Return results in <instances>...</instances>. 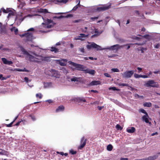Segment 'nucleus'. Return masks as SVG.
Wrapping results in <instances>:
<instances>
[{
    "label": "nucleus",
    "mask_w": 160,
    "mask_h": 160,
    "mask_svg": "<svg viewBox=\"0 0 160 160\" xmlns=\"http://www.w3.org/2000/svg\"><path fill=\"white\" fill-rule=\"evenodd\" d=\"M69 63L71 65L75 68H72L73 70L76 69L78 70L84 71L85 73H88L92 75L95 74V71L94 70L89 69H85L86 68V67H84L82 65L76 63L71 61H69Z\"/></svg>",
    "instance_id": "1"
},
{
    "label": "nucleus",
    "mask_w": 160,
    "mask_h": 160,
    "mask_svg": "<svg viewBox=\"0 0 160 160\" xmlns=\"http://www.w3.org/2000/svg\"><path fill=\"white\" fill-rule=\"evenodd\" d=\"M21 50L23 52V54L26 55L27 56L26 57V58L27 60L31 62H39L36 59H37L32 55H30L28 52L25 50V49L22 47H21Z\"/></svg>",
    "instance_id": "2"
},
{
    "label": "nucleus",
    "mask_w": 160,
    "mask_h": 160,
    "mask_svg": "<svg viewBox=\"0 0 160 160\" xmlns=\"http://www.w3.org/2000/svg\"><path fill=\"white\" fill-rule=\"evenodd\" d=\"M45 72L47 75L57 78H59L60 76L58 71L53 69H51L50 70H46Z\"/></svg>",
    "instance_id": "3"
},
{
    "label": "nucleus",
    "mask_w": 160,
    "mask_h": 160,
    "mask_svg": "<svg viewBox=\"0 0 160 160\" xmlns=\"http://www.w3.org/2000/svg\"><path fill=\"white\" fill-rule=\"evenodd\" d=\"M88 44L86 46V48L88 50L95 49L97 50H99L100 46L94 42H88Z\"/></svg>",
    "instance_id": "4"
},
{
    "label": "nucleus",
    "mask_w": 160,
    "mask_h": 160,
    "mask_svg": "<svg viewBox=\"0 0 160 160\" xmlns=\"http://www.w3.org/2000/svg\"><path fill=\"white\" fill-rule=\"evenodd\" d=\"M145 85L147 87H152L158 88L159 85L157 82H155L153 80H150L147 82Z\"/></svg>",
    "instance_id": "5"
},
{
    "label": "nucleus",
    "mask_w": 160,
    "mask_h": 160,
    "mask_svg": "<svg viewBox=\"0 0 160 160\" xmlns=\"http://www.w3.org/2000/svg\"><path fill=\"white\" fill-rule=\"evenodd\" d=\"M43 20H44V22L42 23V24H45L46 25V27L48 28H50L52 27L53 26V24H50L51 23L52 24L53 23V21L49 19H44V18H43Z\"/></svg>",
    "instance_id": "6"
},
{
    "label": "nucleus",
    "mask_w": 160,
    "mask_h": 160,
    "mask_svg": "<svg viewBox=\"0 0 160 160\" xmlns=\"http://www.w3.org/2000/svg\"><path fill=\"white\" fill-rule=\"evenodd\" d=\"M134 73L133 70L126 71L123 73H122V75L123 78H129L132 77Z\"/></svg>",
    "instance_id": "7"
},
{
    "label": "nucleus",
    "mask_w": 160,
    "mask_h": 160,
    "mask_svg": "<svg viewBox=\"0 0 160 160\" xmlns=\"http://www.w3.org/2000/svg\"><path fill=\"white\" fill-rule=\"evenodd\" d=\"M87 140V139H85L84 137H83L82 138L80 141V145L79 148L80 149H81L85 146L86 144Z\"/></svg>",
    "instance_id": "8"
},
{
    "label": "nucleus",
    "mask_w": 160,
    "mask_h": 160,
    "mask_svg": "<svg viewBox=\"0 0 160 160\" xmlns=\"http://www.w3.org/2000/svg\"><path fill=\"white\" fill-rule=\"evenodd\" d=\"M26 38L28 41H31L32 39V32H28L26 33Z\"/></svg>",
    "instance_id": "9"
},
{
    "label": "nucleus",
    "mask_w": 160,
    "mask_h": 160,
    "mask_svg": "<svg viewBox=\"0 0 160 160\" xmlns=\"http://www.w3.org/2000/svg\"><path fill=\"white\" fill-rule=\"evenodd\" d=\"M121 48H122V46H120L119 44H116L111 46L109 49L112 50H117Z\"/></svg>",
    "instance_id": "10"
},
{
    "label": "nucleus",
    "mask_w": 160,
    "mask_h": 160,
    "mask_svg": "<svg viewBox=\"0 0 160 160\" xmlns=\"http://www.w3.org/2000/svg\"><path fill=\"white\" fill-rule=\"evenodd\" d=\"M101 11H105L110 8L111 7L110 5H101Z\"/></svg>",
    "instance_id": "11"
},
{
    "label": "nucleus",
    "mask_w": 160,
    "mask_h": 160,
    "mask_svg": "<svg viewBox=\"0 0 160 160\" xmlns=\"http://www.w3.org/2000/svg\"><path fill=\"white\" fill-rule=\"evenodd\" d=\"M158 156V155H154L153 156H149L148 158L142 159V160H154L157 159Z\"/></svg>",
    "instance_id": "12"
},
{
    "label": "nucleus",
    "mask_w": 160,
    "mask_h": 160,
    "mask_svg": "<svg viewBox=\"0 0 160 160\" xmlns=\"http://www.w3.org/2000/svg\"><path fill=\"white\" fill-rule=\"evenodd\" d=\"M99 84H100V81H93L88 84V86H92Z\"/></svg>",
    "instance_id": "13"
},
{
    "label": "nucleus",
    "mask_w": 160,
    "mask_h": 160,
    "mask_svg": "<svg viewBox=\"0 0 160 160\" xmlns=\"http://www.w3.org/2000/svg\"><path fill=\"white\" fill-rule=\"evenodd\" d=\"M135 131V128L134 127L128 128L127 129V131L130 133H133Z\"/></svg>",
    "instance_id": "14"
},
{
    "label": "nucleus",
    "mask_w": 160,
    "mask_h": 160,
    "mask_svg": "<svg viewBox=\"0 0 160 160\" xmlns=\"http://www.w3.org/2000/svg\"><path fill=\"white\" fill-rule=\"evenodd\" d=\"M25 17L26 16L24 17L23 18H22L21 17V16H17L15 20H18V22H19L20 24L21 22L24 20Z\"/></svg>",
    "instance_id": "15"
},
{
    "label": "nucleus",
    "mask_w": 160,
    "mask_h": 160,
    "mask_svg": "<svg viewBox=\"0 0 160 160\" xmlns=\"http://www.w3.org/2000/svg\"><path fill=\"white\" fill-rule=\"evenodd\" d=\"M38 12L40 13H49L48 11V10L46 9L40 8L38 10Z\"/></svg>",
    "instance_id": "16"
},
{
    "label": "nucleus",
    "mask_w": 160,
    "mask_h": 160,
    "mask_svg": "<svg viewBox=\"0 0 160 160\" xmlns=\"http://www.w3.org/2000/svg\"><path fill=\"white\" fill-rule=\"evenodd\" d=\"M148 116H147L146 115H144L142 117V120L144 121L147 123L149 122V120L148 118Z\"/></svg>",
    "instance_id": "17"
},
{
    "label": "nucleus",
    "mask_w": 160,
    "mask_h": 160,
    "mask_svg": "<svg viewBox=\"0 0 160 160\" xmlns=\"http://www.w3.org/2000/svg\"><path fill=\"white\" fill-rule=\"evenodd\" d=\"M64 107L63 105L60 106L56 109V112H58L59 111H62L64 110Z\"/></svg>",
    "instance_id": "18"
},
{
    "label": "nucleus",
    "mask_w": 160,
    "mask_h": 160,
    "mask_svg": "<svg viewBox=\"0 0 160 160\" xmlns=\"http://www.w3.org/2000/svg\"><path fill=\"white\" fill-rule=\"evenodd\" d=\"M76 100L79 102H86V100L83 98H76Z\"/></svg>",
    "instance_id": "19"
},
{
    "label": "nucleus",
    "mask_w": 160,
    "mask_h": 160,
    "mask_svg": "<svg viewBox=\"0 0 160 160\" xmlns=\"http://www.w3.org/2000/svg\"><path fill=\"white\" fill-rule=\"evenodd\" d=\"M52 52H54L55 53H57L59 51V49L55 47H52L51 49Z\"/></svg>",
    "instance_id": "20"
},
{
    "label": "nucleus",
    "mask_w": 160,
    "mask_h": 160,
    "mask_svg": "<svg viewBox=\"0 0 160 160\" xmlns=\"http://www.w3.org/2000/svg\"><path fill=\"white\" fill-rule=\"evenodd\" d=\"M88 35H85L84 34L81 33L80 34V35L78 36V38H80V40H81V38H85L88 37Z\"/></svg>",
    "instance_id": "21"
},
{
    "label": "nucleus",
    "mask_w": 160,
    "mask_h": 160,
    "mask_svg": "<svg viewBox=\"0 0 160 160\" xmlns=\"http://www.w3.org/2000/svg\"><path fill=\"white\" fill-rule=\"evenodd\" d=\"M11 31L12 32L14 31L15 34H17V33L18 32V29L16 28L15 27H12V28L11 29Z\"/></svg>",
    "instance_id": "22"
},
{
    "label": "nucleus",
    "mask_w": 160,
    "mask_h": 160,
    "mask_svg": "<svg viewBox=\"0 0 160 160\" xmlns=\"http://www.w3.org/2000/svg\"><path fill=\"white\" fill-rule=\"evenodd\" d=\"M143 106L144 107H150L152 106V103L150 102H146L143 104Z\"/></svg>",
    "instance_id": "23"
},
{
    "label": "nucleus",
    "mask_w": 160,
    "mask_h": 160,
    "mask_svg": "<svg viewBox=\"0 0 160 160\" xmlns=\"http://www.w3.org/2000/svg\"><path fill=\"white\" fill-rule=\"evenodd\" d=\"M113 148V146L111 144H109L107 146V150L108 151H111L112 150Z\"/></svg>",
    "instance_id": "24"
},
{
    "label": "nucleus",
    "mask_w": 160,
    "mask_h": 160,
    "mask_svg": "<svg viewBox=\"0 0 160 160\" xmlns=\"http://www.w3.org/2000/svg\"><path fill=\"white\" fill-rule=\"evenodd\" d=\"M1 10L4 13H8L10 12L9 8H7V9L6 10L4 8H2L1 9Z\"/></svg>",
    "instance_id": "25"
},
{
    "label": "nucleus",
    "mask_w": 160,
    "mask_h": 160,
    "mask_svg": "<svg viewBox=\"0 0 160 160\" xmlns=\"http://www.w3.org/2000/svg\"><path fill=\"white\" fill-rule=\"evenodd\" d=\"M93 10V12L96 11H100V7H94L92 9Z\"/></svg>",
    "instance_id": "26"
},
{
    "label": "nucleus",
    "mask_w": 160,
    "mask_h": 160,
    "mask_svg": "<svg viewBox=\"0 0 160 160\" xmlns=\"http://www.w3.org/2000/svg\"><path fill=\"white\" fill-rule=\"evenodd\" d=\"M69 0H57L56 1L58 2L63 3H66Z\"/></svg>",
    "instance_id": "27"
},
{
    "label": "nucleus",
    "mask_w": 160,
    "mask_h": 160,
    "mask_svg": "<svg viewBox=\"0 0 160 160\" xmlns=\"http://www.w3.org/2000/svg\"><path fill=\"white\" fill-rule=\"evenodd\" d=\"M139 111L140 112L144 113L145 114V115H146L148 116V113L146 112V111L143 109L141 108L139 109Z\"/></svg>",
    "instance_id": "28"
},
{
    "label": "nucleus",
    "mask_w": 160,
    "mask_h": 160,
    "mask_svg": "<svg viewBox=\"0 0 160 160\" xmlns=\"http://www.w3.org/2000/svg\"><path fill=\"white\" fill-rule=\"evenodd\" d=\"M50 58L49 57H43L42 60L43 61H49Z\"/></svg>",
    "instance_id": "29"
},
{
    "label": "nucleus",
    "mask_w": 160,
    "mask_h": 160,
    "mask_svg": "<svg viewBox=\"0 0 160 160\" xmlns=\"http://www.w3.org/2000/svg\"><path fill=\"white\" fill-rule=\"evenodd\" d=\"M118 85L120 87H124V86H127L128 87L129 86V85L127 83H119L118 84Z\"/></svg>",
    "instance_id": "30"
},
{
    "label": "nucleus",
    "mask_w": 160,
    "mask_h": 160,
    "mask_svg": "<svg viewBox=\"0 0 160 160\" xmlns=\"http://www.w3.org/2000/svg\"><path fill=\"white\" fill-rule=\"evenodd\" d=\"M8 78H9V77H3L2 74H0V79H1L2 80H6Z\"/></svg>",
    "instance_id": "31"
},
{
    "label": "nucleus",
    "mask_w": 160,
    "mask_h": 160,
    "mask_svg": "<svg viewBox=\"0 0 160 160\" xmlns=\"http://www.w3.org/2000/svg\"><path fill=\"white\" fill-rule=\"evenodd\" d=\"M116 128L118 130H121L122 129V128L118 124L116 125Z\"/></svg>",
    "instance_id": "32"
},
{
    "label": "nucleus",
    "mask_w": 160,
    "mask_h": 160,
    "mask_svg": "<svg viewBox=\"0 0 160 160\" xmlns=\"http://www.w3.org/2000/svg\"><path fill=\"white\" fill-rule=\"evenodd\" d=\"M36 96L37 98H38L39 99H41L42 97V94L40 93L36 94Z\"/></svg>",
    "instance_id": "33"
},
{
    "label": "nucleus",
    "mask_w": 160,
    "mask_h": 160,
    "mask_svg": "<svg viewBox=\"0 0 160 160\" xmlns=\"http://www.w3.org/2000/svg\"><path fill=\"white\" fill-rule=\"evenodd\" d=\"M134 77L136 78H141L142 75H139L136 73L134 74Z\"/></svg>",
    "instance_id": "34"
},
{
    "label": "nucleus",
    "mask_w": 160,
    "mask_h": 160,
    "mask_svg": "<svg viewBox=\"0 0 160 160\" xmlns=\"http://www.w3.org/2000/svg\"><path fill=\"white\" fill-rule=\"evenodd\" d=\"M71 81H72L74 82H78V78L76 77H74L71 79Z\"/></svg>",
    "instance_id": "35"
},
{
    "label": "nucleus",
    "mask_w": 160,
    "mask_h": 160,
    "mask_svg": "<svg viewBox=\"0 0 160 160\" xmlns=\"http://www.w3.org/2000/svg\"><path fill=\"white\" fill-rule=\"evenodd\" d=\"M111 70L112 71L114 72H119V70L117 68H112L111 69Z\"/></svg>",
    "instance_id": "36"
},
{
    "label": "nucleus",
    "mask_w": 160,
    "mask_h": 160,
    "mask_svg": "<svg viewBox=\"0 0 160 160\" xmlns=\"http://www.w3.org/2000/svg\"><path fill=\"white\" fill-rule=\"evenodd\" d=\"M2 61L3 62V63L5 64H6L8 60L4 58H2Z\"/></svg>",
    "instance_id": "37"
},
{
    "label": "nucleus",
    "mask_w": 160,
    "mask_h": 160,
    "mask_svg": "<svg viewBox=\"0 0 160 160\" xmlns=\"http://www.w3.org/2000/svg\"><path fill=\"white\" fill-rule=\"evenodd\" d=\"M109 90H114V91H115V90L118 91L119 90L118 89H117L116 88L114 87H110L109 88Z\"/></svg>",
    "instance_id": "38"
},
{
    "label": "nucleus",
    "mask_w": 160,
    "mask_h": 160,
    "mask_svg": "<svg viewBox=\"0 0 160 160\" xmlns=\"http://www.w3.org/2000/svg\"><path fill=\"white\" fill-rule=\"evenodd\" d=\"M9 12V13H8V17H10L11 16H13L14 15V13L13 12H12V11L10 12V11Z\"/></svg>",
    "instance_id": "39"
},
{
    "label": "nucleus",
    "mask_w": 160,
    "mask_h": 160,
    "mask_svg": "<svg viewBox=\"0 0 160 160\" xmlns=\"http://www.w3.org/2000/svg\"><path fill=\"white\" fill-rule=\"evenodd\" d=\"M79 50L80 52H82V53H84L85 52V50L83 48H79Z\"/></svg>",
    "instance_id": "40"
},
{
    "label": "nucleus",
    "mask_w": 160,
    "mask_h": 160,
    "mask_svg": "<svg viewBox=\"0 0 160 160\" xmlns=\"http://www.w3.org/2000/svg\"><path fill=\"white\" fill-rule=\"evenodd\" d=\"M13 122H12L9 124H6V126L7 127H12V125L13 124Z\"/></svg>",
    "instance_id": "41"
},
{
    "label": "nucleus",
    "mask_w": 160,
    "mask_h": 160,
    "mask_svg": "<svg viewBox=\"0 0 160 160\" xmlns=\"http://www.w3.org/2000/svg\"><path fill=\"white\" fill-rule=\"evenodd\" d=\"M73 16V15L72 14H68L65 16H64V18H68L69 17H72Z\"/></svg>",
    "instance_id": "42"
},
{
    "label": "nucleus",
    "mask_w": 160,
    "mask_h": 160,
    "mask_svg": "<svg viewBox=\"0 0 160 160\" xmlns=\"http://www.w3.org/2000/svg\"><path fill=\"white\" fill-rule=\"evenodd\" d=\"M147 50V48H144L143 47H141L140 48V50L141 51V52L142 53H144V50Z\"/></svg>",
    "instance_id": "43"
},
{
    "label": "nucleus",
    "mask_w": 160,
    "mask_h": 160,
    "mask_svg": "<svg viewBox=\"0 0 160 160\" xmlns=\"http://www.w3.org/2000/svg\"><path fill=\"white\" fill-rule=\"evenodd\" d=\"M29 117H30L32 119V120L33 121H35L36 120V118L35 117L34 115H29Z\"/></svg>",
    "instance_id": "44"
},
{
    "label": "nucleus",
    "mask_w": 160,
    "mask_h": 160,
    "mask_svg": "<svg viewBox=\"0 0 160 160\" xmlns=\"http://www.w3.org/2000/svg\"><path fill=\"white\" fill-rule=\"evenodd\" d=\"M99 17H92L90 19L92 20V21H95Z\"/></svg>",
    "instance_id": "45"
},
{
    "label": "nucleus",
    "mask_w": 160,
    "mask_h": 160,
    "mask_svg": "<svg viewBox=\"0 0 160 160\" xmlns=\"http://www.w3.org/2000/svg\"><path fill=\"white\" fill-rule=\"evenodd\" d=\"M129 44H125V45H123V46H122V47H124V46H128L127 47V50H128V49H129L130 48V46L129 45Z\"/></svg>",
    "instance_id": "46"
},
{
    "label": "nucleus",
    "mask_w": 160,
    "mask_h": 160,
    "mask_svg": "<svg viewBox=\"0 0 160 160\" xmlns=\"http://www.w3.org/2000/svg\"><path fill=\"white\" fill-rule=\"evenodd\" d=\"M70 152L72 155L75 154L77 153V152L76 151H74L73 150H71L70 151Z\"/></svg>",
    "instance_id": "47"
},
{
    "label": "nucleus",
    "mask_w": 160,
    "mask_h": 160,
    "mask_svg": "<svg viewBox=\"0 0 160 160\" xmlns=\"http://www.w3.org/2000/svg\"><path fill=\"white\" fill-rule=\"evenodd\" d=\"M12 63H13V62L12 61L8 60L6 64L11 65Z\"/></svg>",
    "instance_id": "48"
},
{
    "label": "nucleus",
    "mask_w": 160,
    "mask_h": 160,
    "mask_svg": "<svg viewBox=\"0 0 160 160\" xmlns=\"http://www.w3.org/2000/svg\"><path fill=\"white\" fill-rule=\"evenodd\" d=\"M160 47V43H158L154 46V48H159Z\"/></svg>",
    "instance_id": "49"
},
{
    "label": "nucleus",
    "mask_w": 160,
    "mask_h": 160,
    "mask_svg": "<svg viewBox=\"0 0 160 160\" xmlns=\"http://www.w3.org/2000/svg\"><path fill=\"white\" fill-rule=\"evenodd\" d=\"M64 18V16H62V15H61L59 17H54L55 18H58V19H60V18Z\"/></svg>",
    "instance_id": "50"
},
{
    "label": "nucleus",
    "mask_w": 160,
    "mask_h": 160,
    "mask_svg": "<svg viewBox=\"0 0 160 160\" xmlns=\"http://www.w3.org/2000/svg\"><path fill=\"white\" fill-rule=\"evenodd\" d=\"M104 75L107 77H111V75L109 73H104Z\"/></svg>",
    "instance_id": "51"
},
{
    "label": "nucleus",
    "mask_w": 160,
    "mask_h": 160,
    "mask_svg": "<svg viewBox=\"0 0 160 160\" xmlns=\"http://www.w3.org/2000/svg\"><path fill=\"white\" fill-rule=\"evenodd\" d=\"M18 71H23V72H28V71L25 68H24L23 70L19 69V70Z\"/></svg>",
    "instance_id": "52"
},
{
    "label": "nucleus",
    "mask_w": 160,
    "mask_h": 160,
    "mask_svg": "<svg viewBox=\"0 0 160 160\" xmlns=\"http://www.w3.org/2000/svg\"><path fill=\"white\" fill-rule=\"evenodd\" d=\"M149 77L147 75H142L141 78H148Z\"/></svg>",
    "instance_id": "53"
},
{
    "label": "nucleus",
    "mask_w": 160,
    "mask_h": 160,
    "mask_svg": "<svg viewBox=\"0 0 160 160\" xmlns=\"http://www.w3.org/2000/svg\"><path fill=\"white\" fill-rule=\"evenodd\" d=\"M78 8V5H76L73 7L72 10H73V11H75Z\"/></svg>",
    "instance_id": "54"
},
{
    "label": "nucleus",
    "mask_w": 160,
    "mask_h": 160,
    "mask_svg": "<svg viewBox=\"0 0 160 160\" xmlns=\"http://www.w3.org/2000/svg\"><path fill=\"white\" fill-rule=\"evenodd\" d=\"M81 21H82V20L79 19H78V20H74L73 21V22L75 23H76V22H80Z\"/></svg>",
    "instance_id": "55"
},
{
    "label": "nucleus",
    "mask_w": 160,
    "mask_h": 160,
    "mask_svg": "<svg viewBox=\"0 0 160 160\" xmlns=\"http://www.w3.org/2000/svg\"><path fill=\"white\" fill-rule=\"evenodd\" d=\"M34 30V29L33 28H31L30 29H28V32H29V31H32Z\"/></svg>",
    "instance_id": "56"
},
{
    "label": "nucleus",
    "mask_w": 160,
    "mask_h": 160,
    "mask_svg": "<svg viewBox=\"0 0 160 160\" xmlns=\"http://www.w3.org/2000/svg\"><path fill=\"white\" fill-rule=\"evenodd\" d=\"M59 63L61 66H64L65 65V64L64 63L60 61L59 62Z\"/></svg>",
    "instance_id": "57"
},
{
    "label": "nucleus",
    "mask_w": 160,
    "mask_h": 160,
    "mask_svg": "<svg viewBox=\"0 0 160 160\" xmlns=\"http://www.w3.org/2000/svg\"><path fill=\"white\" fill-rule=\"evenodd\" d=\"M31 53H32V54H33V55H34L35 56H38V55L35 52V51H34V52H31Z\"/></svg>",
    "instance_id": "58"
},
{
    "label": "nucleus",
    "mask_w": 160,
    "mask_h": 160,
    "mask_svg": "<svg viewBox=\"0 0 160 160\" xmlns=\"http://www.w3.org/2000/svg\"><path fill=\"white\" fill-rule=\"evenodd\" d=\"M116 56L115 54H112L110 55H108V58H112Z\"/></svg>",
    "instance_id": "59"
},
{
    "label": "nucleus",
    "mask_w": 160,
    "mask_h": 160,
    "mask_svg": "<svg viewBox=\"0 0 160 160\" xmlns=\"http://www.w3.org/2000/svg\"><path fill=\"white\" fill-rule=\"evenodd\" d=\"M24 79L26 82H28V77H25Z\"/></svg>",
    "instance_id": "60"
},
{
    "label": "nucleus",
    "mask_w": 160,
    "mask_h": 160,
    "mask_svg": "<svg viewBox=\"0 0 160 160\" xmlns=\"http://www.w3.org/2000/svg\"><path fill=\"white\" fill-rule=\"evenodd\" d=\"M137 69L138 70L139 72H141L142 70V68H139V67H138L137 68Z\"/></svg>",
    "instance_id": "61"
},
{
    "label": "nucleus",
    "mask_w": 160,
    "mask_h": 160,
    "mask_svg": "<svg viewBox=\"0 0 160 160\" xmlns=\"http://www.w3.org/2000/svg\"><path fill=\"white\" fill-rule=\"evenodd\" d=\"M22 121V120H21L20 121H19V122H17L15 125V126H18L19 124H20V123Z\"/></svg>",
    "instance_id": "62"
},
{
    "label": "nucleus",
    "mask_w": 160,
    "mask_h": 160,
    "mask_svg": "<svg viewBox=\"0 0 160 160\" xmlns=\"http://www.w3.org/2000/svg\"><path fill=\"white\" fill-rule=\"evenodd\" d=\"M128 158H120V160H128Z\"/></svg>",
    "instance_id": "63"
},
{
    "label": "nucleus",
    "mask_w": 160,
    "mask_h": 160,
    "mask_svg": "<svg viewBox=\"0 0 160 160\" xmlns=\"http://www.w3.org/2000/svg\"><path fill=\"white\" fill-rule=\"evenodd\" d=\"M57 153L60 154H61L62 156H63L64 155V153L63 152H57Z\"/></svg>",
    "instance_id": "64"
}]
</instances>
